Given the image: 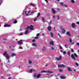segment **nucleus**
Masks as SVG:
<instances>
[{"mask_svg": "<svg viewBox=\"0 0 79 79\" xmlns=\"http://www.w3.org/2000/svg\"><path fill=\"white\" fill-rule=\"evenodd\" d=\"M42 50L43 52H45L46 50V48L44 46L42 48Z\"/></svg>", "mask_w": 79, "mask_h": 79, "instance_id": "obj_10", "label": "nucleus"}, {"mask_svg": "<svg viewBox=\"0 0 79 79\" xmlns=\"http://www.w3.org/2000/svg\"><path fill=\"white\" fill-rule=\"evenodd\" d=\"M42 20H43V22H44V23L45 22V19L44 18V17H42Z\"/></svg>", "mask_w": 79, "mask_h": 79, "instance_id": "obj_20", "label": "nucleus"}, {"mask_svg": "<svg viewBox=\"0 0 79 79\" xmlns=\"http://www.w3.org/2000/svg\"><path fill=\"white\" fill-rule=\"evenodd\" d=\"M32 42H35V39H33L32 40Z\"/></svg>", "mask_w": 79, "mask_h": 79, "instance_id": "obj_50", "label": "nucleus"}, {"mask_svg": "<svg viewBox=\"0 0 79 79\" xmlns=\"http://www.w3.org/2000/svg\"><path fill=\"white\" fill-rule=\"evenodd\" d=\"M65 48H68V46L67 45H65Z\"/></svg>", "mask_w": 79, "mask_h": 79, "instance_id": "obj_43", "label": "nucleus"}, {"mask_svg": "<svg viewBox=\"0 0 79 79\" xmlns=\"http://www.w3.org/2000/svg\"><path fill=\"white\" fill-rule=\"evenodd\" d=\"M30 6H32L34 7L35 6V5L34 4L32 3H31L30 4Z\"/></svg>", "mask_w": 79, "mask_h": 79, "instance_id": "obj_21", "label": "nucleus"}, {"mask_svg": "<svg viewBox=\"0 0 79 79\" xmlns=\"http://www.w3.org/2000/svg\"><path fill=\"white\" fill-rule=\"evenodd\" d=\"M58 35L59 36V37L60 38H61V36L60 35V33H58Z\"/></svg>", "mask_w": 79, "mask_h": 79, "instance_id": "obj_46", "label": "nucleus"}, {"mask_svg": "<svg viewBox=\"0 0 79 79\" xmlns=\"http://www.w3.org/2000/svg\"><path fill=\"white\" fill-rule=\"evenodd\" d=\"M16 54L15 53H12L11 55V56H16Z\"/></svg>", "mask_w": 79, "mask_h": 79, "instance_id": "obj_18", "label": "nucleus"}, {"mask_svg": "<svg viewBox=\"0 0 79 79\" xmlns=\"http://www.w3.org/2000/svg\"><path fill=\"white\" fill-rule=\"evenodd\" d=\"M23 40H21L19 41H18V44H19L20 45H21V44H23Z\"/></svg>", "mask_w": 79, "mask_h": 79, "instance_id": "obj_7", "label": "nucleus"}, {"mask_svg": "<svg viewBox=\"0 0 79 79\" xmlns=\"http://www.w3.org/2000/svg\"><path fill=\"white\" fill-rule=\"evenodd\" d=\"M31 12V10H29L28 12V13H30V12Z\"/></svg>", "mask_w": 79, "mask_h": 79, "instance_id": "obj_60", "label": "nucleus"}, {"mask_svg": "<svg viewBox=\"0 0 79 79\" xmlns=\"http://www.w3.org/2000/svg\"><path fill=\"white\" fill-rule=\"evenodd\" d=\"M29 72H30V73H32V69H31L30 70Z\"/></svg>", "mask_w": 79, "mask_h": 79, "instance_id": "obj_40", "label": "nucleus"}, {"mask_svg": "<svg viewBox=\"0 0 79 79\" xmlns=\"http://www.w3.org/2000/svg\"><path fill=\"white\" fill-rule=\"evenodd\" d=\"M20 49H23V48L22 47H20Z\"/></svg>", "mask_w": 79, "mask_h": 79, "instance_id": "obj_61", "label": "nucleus"}, {"mask_svg": "<svg viewBox=\"0 0 79 79\" xmlns=\"http://www.w3.org/2000/svg\"><path fill=\"white\" fill-rule=\"evenodd\" d=\"M76 70L75 69L73 70V71H74V72H76Z\"/></svg>", "mask_w": 79, "mask_h": 79, "instance_id": "obj_63", "label": "nucleus"}, {"mask_svg": "<svg viewBox=\"0 0 79 79\" xmlns=\"http://www.w3.org/2000/svg\"><path fill=\"white\" fill-rule=\"evenodd\" d=\"M60 78H61V79H64L65 78H66V77L64 76H61L60 77Z\"/></svg>", "mask_w": 79, "mask_h": 79, "instance_id": "obj_16", "label": "nucleus"}, {"mask_svg": "<svg viewBox=\"0 0 79 79\" xmlns=\"http://www.w3.org/2000/svg\"><path fill=\"white\" fill-rule=\"evenodd\" d=\"M32 72H35V69H32Z\"/></svg>", "mask_w": 79, "mask_h": 79, "instance_id": "obj_44", "label": "nucleus"}, {"mask_svg": "<svg viewBox=\"0 0 79 79\" xmlns=\"http://www.w3.org/2000/svg\"><path fill=\"white\" fill-rule=\"evenodd\" d=\"M50 45H53L54 44H53V41H50L49 43Z\"/></svg>", "mask_w": 79, "mask_h": 79, "instance_id": "obj_15", "label": "nucleus"}, {"mask_svg": "<svg viewBox=\"0 0 79 79\" xmlns=\"http://www.w3.org/2000/svg\"><path fill=\"white\" fill-rule=\"evenodd\" d=\"M67 69L69 71H72V70L69 67H67Z\"/></svg>", "mask_w": 79, "mask_h": 79, "instance_id": "obj_11", "label": "nucleus"}, {"mask_svg": "<svg viewBox=\"0 0 79 79\" xmlns=\"http://www.w3.org/2000/svg\"><path fill=\"white\" fill-rule=\"evenodd\" d=\"M44 33H43V34H42V35L43 36H44Z\"/></svg>", "mask_w": 79, "mask_h": 79, "instance_id": "obj_58", "label": "nucleus"}, {"mask_svg": "<svg viewBox=\"0 0 79 79\" xmlns=\"http://www.w3.org/2000/svg\"><path fill=\"white\" fill-rule=\"evenodd\" d=\"M59 71L60 72H63V69H60L59 70Z\"/></svg>", "mask_w": 79, "mask_h": 79, "instance_id": "obj_35", "label": "nucleus"}, {"mask_svg": "<svg viewBox=\"0 0 79 79\" xmlns=\"http://www.w3.org/2000/svg\"><path fill=\"white\" fill-rule=\"evenodd\" d=\"M62 32V34H65V32H66V30H65V29L64 28H63L61 29Z\"/></svg>", "mask_w": 79, "mask_h": 79, "instance_id": "obj_5", "label": "nucleus"}, {"mask_svg": "<svg viewBox=\"0 0 79 79\" xmlns=\"http://www.w3.org/2000/svg\"><path fill=\"white\" fill-rule=\"evenodd\" d=\"M51 49H52V50H55V48H54L53 47H52Z\"/></svg>", "mask_w": 79, "mask_h": 79, "instance_id": "obj_51", "label": "nucleus"}, {"mask_svg": "<svg viewBox=\"0 0 79 79\" xmlns=\"http://www.w3.org/2000/svg\"><path fill=\"white\" fill-rule=\"evenodd\" d=\"M32 46H34V47H36L37 44L35 43H33L32 44Z\"/></svg>", "mask_w": 79, "mask_h": 79, "instance_id": "obj_23", "label": "nucleus"}, {"mask_svg": "<svg viewBox=\"0 0 79 79\" xmlns=\"http://www.w3.org/2000/svg\"><path fill=\"white\" fill-rule=\"evenodd\" d=\"M41 76V74H38L37 76V79H39V77H40Z\"/></svg>", "mask_w": 79, "mask_h": 79, "instance_id": "obj_17", "label": "nucleus"}, {"mask_svg": "<svg viewBox=\"0 0 79 79\" xmlns=\"http://www.w3.org/2000/svg\"><path fill=\"white\" fill-rule=\"evenodd\" d=\"M4 27H10V25H8V24H5L4 26Z\"/></svg>", "mask_w": 79, "mask_h": 79, "instance_id": "obj_12", "label": "nucleus"}, {"mask_svg": "<svg viewBox=\"0 0 79 79\" xmlns=\"http://www.w3.org/2000/svg\"><path fill=\"white\" fill-rule=\"evenodd\" d=\"M66 34L67 35H69V36H71V34H70V31H67Z\"/></svg>", "mask_w": 79, "mask_h": 79, "instance_id": "obj_9", "label": "nucleus"}, {"mask_svg": "<svg viewBox=\"0 0 79 79\" xmlns=\"http://www.w3.org/2000/svg\"><path fill=\"white\" fill-rule=\"evenodd\" d=\"M3 40H6V39H3Z\"/></svg>", "mask_w": 79, "mask_h": 79, "instance_id": "obj_59", "label": "nucleus"}, {"mask_svg": "<svg viewBox=\"0 0 79 79\" xmlns=\"http://www.w3.org/2000/svg\"><path fill=\"white\" fill-rule=\"evenodd\" d=\"M76 24H79V22H77Z\"/></svg>", "mask_w": 79, "mask_h": 79, "instance_id": "obj_57", "label": "nucleus"}, {"mask_svg": "<svg viewBox=\"0 0 79 79\" xmlns=\"http://www.w3.org/2000/svg\"><path fill=\"white\" fill-rule=\"evenodd\" d=\"M58 66L59 68H65L66 67L65 65L63 64H62L61 65L58 64Z\"/></svg>", "mask_w": 79, "mask_h": 79, "instance_id": "obj_2", "label": "nucleus"}, {"mask_svg": "<svg viewBox=\"0 0 79 79\" xmlns=\"http://www.w3.org/2000/svg\"><path fill=\"white\" fill-rule=\"evenodd\" d=\"M63 53L64 54V55H65V54H66V52H65V51H64V52H63Z\"/></svg>", "mask_w": 79, "mask_h": 79, "instance_id": "obj_52", "label": "nucleus"}, {"mask_svg": "<svg viewBox=\"0 0 79 79\" xmlns=\"http://www.w3.org/2000/svg\"><path fill=\"white\" fill-rule=\"evenodd\" d=\"M48 29L49 31H50L51 29H52V27L51 26H49L48 28Z\"/></svg>", "mask_w": 79, "mask_h": 79, "instance_id": "obj_14", "label": "nucleus"}, {"mask_svg": "<svg viewBox=\"0 0 79 79\" xmlns=\"http://www.w3.org/2000/svg\"><path fill=\"white\" fill-rule=\"evenodd\" d=\"M40 35V34H39V33H38L36 34V36L37 37H38V36H39Z\"/></svg>", "mask_w": 79, "mask_h": 79, "instance_id": "obj_45", "label": "nucleus"}, {"mask_svg": "<svg viewBox=\"0 0 79 79\" xmlns=\"http://www.w3.org/2000/svg\"><path fill=\"white\" fill-rule=\"evenodd\" d=\"M77 46H78V47H79V43H77Z\"/></svg>", "mask_w": 79, "mask_h": 79, "instance_id": "obj_47", "label": "nucleus"}, {"mask_svg": "<svg viewBox=\"0 0 79 79\" xmlns=\"http://www.w3.org/2000/svg\"><path fill=\"white\" fill-rule=\"evenodd\" d=\"M64 6L65 7H67V5H66V4L64 5Z\"/></svg>", "mask_w": 79, "mask_h": 79, "instance_id": "obj_55", "label": "nucleus"}, {"mask_svg": "<svg viewBox=\"0 0 79 79\" xmlns=\"http://www.w3.org/2000/svg\"><path fill=\"white\" fill-rule=\"evenodd\" d=\"M59 48L60 50H62L63 48H62V47L61 46V45H59Z\"/></svg>", "mask_w": 79, "mask_h": 79, "instance_id": "obj_26", "label": "nucleus"}, {"mask_svg": "<svg viewBox=\"0 0 79 79\" xmlns=\"http://www.w3.org/2000/svg\"><path fill=\"white\" fill-rule=\"evenodd\" d=\"M50 35L52 37H53V33L51 32Z\"/></svg>", "mask_w": 79, "mask_h": 79, "instance_id": "obj_22", "label": "nucleus"}, {"mask_svg": "<svg viewBox=\"0 0 79 79\" xmlns=\"http://www.w3.org/2000/svg\"><path fill=\"white\" fill-rule=\"evenodd\" d=\"M60 5H61V6H63V3L62 2H60Z\"/></svg>", "mask_w": 79, "mask_h": 79, "instance_id": "obj_31", "label": "nucleus"}, {"mask_svg": "<svg viewBox=\"0 0 79 79\" xmlns=\"http://www.w3.org/2000/svg\"><path fill=\"white\" fill-rule=\"evenodd\" d=\"M74 55L75 56V57H76V58H77V57H78L77 55V54H76V53H74Z\"/></svg>", "mask_w": 79, "mask_h": 79, "instance_id": "obj_30", "label": "nucleus"}, {"mask_svg": "<svg viewBox=\"0 0 79 79\" xmlns=\"http://www.w3.org/2000/svg\"><path fill=\"white\" fill-rule=\"evenodd\" d=\"M34 13V11H32L31 12V13Z\"/></svg>", "mask_w": 79, "mask_h": 79, "instance_id": "obj_62", "label": "nucleus"}, {"mask_svg": "<svg viewBox=\"0 0 79 79\" xmlns=\"http://www.w3.org/2000/svg\"><path fill=\"white\" fill-rule=\"evenodd\" d=\"M72 27L73 28H75L76 27V24L75 23H73L72 24Z\"/></svg>", "mask_w": 79, "mask_h": 79, "instance_id": "obj_6", "label": "nucleus"}, {"mask_svg": "<svg viewBox=\"0 0 79 79\" xmlns=\"http://www.w3.org/2000/svg\"><path fill=\"white\" fill-rule=\"evenodd\" d=\"M40 13H38V14L37 15V18H38V17H39V16H40Z\"/></svg>", "mask_w": 79, "mask_h": 79, "instance_id": "obj_33", "label": "nucleus"}, {"mask_svg": "<svg viewBox=\"0 0 79 79\" xmlns=\"http://www.w3.org/2000/svg\"><path fill=\"white\" fill-rule=\"evenodd\" d=\"M71 57L73 60H76V57H75V56L73 54L71 55Z\"/></svg>", "mask_w": 79, "mask_h": 79, "instance_id": "obj_8", "label": "nucleus"}, {"mask_svg": "<svg viewBox=\"0 0 79 79\" xmlns=\"http://www.w3.org/2000/svg\"><path fill=\"white\" fill-rule=\"evenodd\" d=\"M47 73H53V72H51L50 71H47Z\"/></svg>", "mask_w": 79, "mask_h": 79, "instance_id": "obj_28", "label": "nucleus"}, {"mask_svg": "<svg viewBox=\"0 0 79 79\" xmlns=\"http://www.w3.org/2000/svg\"><path fill=\"white\" fill-rule=\"evenodd\" d=\"M39 39V37L36 36L35 37V39Z\"/></svg>", "mask_w": 79, "mask_h": 79, "instance_id": "obj_38", "label": "nucleus"}, {"mask_svg": "<svg viewBox=\"0 0 79 79\" xmlns=\"http://www.w3.org/2000/svg\"><path fill=\"white\" fill-rule=\"evenodd\" d=\"M3 3V0H0V6Z\"/></svg>", "mask_w": 79, "mask_h": 79, "instance_id": "obj_29", "label": "nucleus"}, {"mask_svg": "<svg viewBox=\"0 0 79 79\" xmlns=\"http://www.w3.org/2000/svg\"><path fill=\"white\" fill-rule=\"evenodd\" d=\"M37 20V18H36L34 20V21H36Z\"/></svg>", "mask_w": 79, "mask_h": 79, "instance_id": "obj_56", "label": "nucleus"}, {"mask_svg": "<svg viewBox=\"0 0 79 79\" xmlns=\"http://www.w3.org/2000/svg\"><path fill=\"white\" fill-rule=\"evenodd\" d=\"M75 64H76L77 66H79V64L77 62L75 63Z\"/></svg>", "mask_w": 79, "mask_h": 79, "instance_id": "obj_37", "label": "nucleus"}, {"mask_svg": "<svg viewBox=\"0 0 79 79\" xmlns=\"http://www.w3.org/2000/svg\"><path fill=\"white\" fill-rule=\"evenodd\" d=\"M57 10H58V11H60V9H57Z\"/></svg>", "mask_w": 79, "mask_h": 79, "instance_id": "obj_64", "label": "nucleus"}, {"mask_svg": "<svg viewBox=\"0 0 79 79\" xmlns=\"http://www.w3.org/2000/svg\"><path fill=\"white\" fill-rule=\"evenodd\" d=\"M26 29H29V27H28L27 28H26Z\"/></svg>", "mask_w": 79, "mask_h": 79, "instance_id": "obj_54", "label": "nucleus"}, {"mask_svg": "<svg viewBox=\"0 0 79 79\" xmlns=\"http://www.w3.org/2000/svg\"><path fill=\"white\" fill-rule=\"evenodd\" d=\"M57 20H60V16L59 15H57Z\"/></svg>", "mask_w": 79, "mask_h": 79, "instance_id": "obj_24", "label": "nucleus"}, {"mask_svg": "<svg viewBox=\"0 0 79 79\" xmlns=\"http://www.w3.org/2000/svg\"><path fill=\"white\" fill-rule=\"evenodd\" d=\"M34 77H37V75L35 73V74H34Z\"/></svg>", "mask_w": 79, "mask_h": 79, "instance_id": "obj_42", "label": "nucleus"}, {"mask_svg": "<svg viewBox=\"0 0 79 79\" xmlns=\"http://www.w3.org/2000/svg\"><path fill=\"white\" fill-rule=\"evenodd\" d=\"M52 20H50L49 23V24H52Z\"/></svg>", "mask_w": 79, "mask_h": 79, "instance_id": "obj_48", "label": "nucleus"}, {"mask_svg": "<svg viewBox=\"0 0 79 79\" xmlns=\"http://www.w3.org/2000/svg\"><path fill=\"white\" fill-rule=\"evenodd\" d=\"M28 63L30 64H32V61H31V60H29L28 61Z\"/></svg>", "mask_w": 79, "mask_h": 79, "instance_id": "obj_27", "label": "nucleus"}, {"mask_svg": "<svg viewBox=\"0 0 79 79\" xmlns=\"http://www.w3.org/2000/svg\"><path fill=\"white\" fill-rule=\"evenodd\" d=\"M20 35H23V33H20L19 34Z\"/></svg>", "mask_w": 79, "mask_h": 79, "instance_id": "obj_53", "label": "nucleus"}, {"mask_svg": "<svg viewBox=\"0 0 79 79\" xmlns=\"http://www.w3.org/2000/svg\"><path fill=\"white\" fill-rule=\"evenodd\" d=\"M52 13H53L54 14H55V13H56L55 10L54 9H53V8H52Z\"/></svg>", "mask_w": 79, "mask_h": 79, "instance_id": "obj_13", "label": "nucleus"}, {"mask_svg": "<svg viewBox=\"0 0 79 79\" xmlns=\"http://www.w3.org/2000/svg\"><path fill=\"white\" fill-rule=\"evenodd\" d=\"M28 31H29L28 30H26L25 31V34H27L28 33Z\"/></svg>", "mask_w": 79, "mask_h": 79, "instance_id": "obj_19", "label": "nucleus"}, {"mask_svg": "<svg viewBox=\"0 0 79 79\" xmlns=\"http://www.w3.org/2000/svg\"><path fill=\"white\" fill-rule=\"evenodd\" d=\"M41 73H47V71H43L41 72Z\"/></svg>", "mask_w": 79, "mask_h": 79, "instance_id": "obj_41", "label": "nucleus"}, {"mask_svg": "<svg viewBox=\"0 0 79 79\" xmlns=\"http://www.w3.org/2000/svg\"><path fill=\"white\" fill-rule=\"evenodd\" d=\"M3 55H4V56H5V55H6V57L7 58V60H8L7 61V63H10V61L9 60V59L10 58V56H9V55H8V54H7L6 51H5L4 52L3 54Z\"/></svg>", "mask_w": 79, "mask_h": 79, "instance_id": "obj_1", "label": "nucleus"}, {"mask_svg": "<svg viewBox=\"0 0 79 79\" xmlns=\"http://www.w3.org/2000/svg\"><path fill=\"white\" fill-rule=\"evenodd\" d=\"M33 27L34 26L33 25H31L29 27V29H30V30L33 31V30L34 29V28H33Z\"/></svg>", "mask_w": 79, "mask_h": 79, "instance_id": "obj_4", "label": "nucleus"}, {"mask_svg": "<svg viewBox=\"0 0 79 79\" xmlns=\"http://www.w3.org/2000/svg\"><path fill=\"white\" fill-rule=\"evenodd\" d=\"M71 2L72 3H75V1L74 0H71Z\"/></svg>", "mask_w": 79, "mask_h": 79, "instance_id": "obj_25", "label": "nucleus"}, {"mask_svg": "<svg viewBox=\"0 0 79 79\" xmlns=\"http://www.w3.org/2000/svg\"><path fill=\"white\" fill-rule=\"evenodd\" d=\"M62 59V57L60 56L59 58L56 57V60L57 61H60V60H61Z\"/></svg>", "mask_w": 79, "mask_h": 79, "instance_id": "obj_3", "label": "nucleus"}, {"mask_svg": "<svg viewBox=\"0 0 79 79\" xmlns=\"http://www.w3.org/2000/svg\"><path fill=\"white\" fill-rule=\"evenodd\" d=\"M74 42H73L71 43V45H74Z\"/></svg>", "mask_w": 79, "mask_h": 79, "instance_id": "obj_49", "label": "nucleus"}, {"mask_svg": "<svg viewBox=\"0 0 79 79\" xmlns=\"http://www.w3.org/2000/svg\"><path fill=\"white\" fill-rule=\"evenodd\" d=\"M71 52H74V50H73V49H72V48L71 49Z\"/></svg>", "mask_w": 79, "mask_h": 79, "instance_id": "obj_39", "label": "nucleus"}, {"mask_svg": "<svg viewBox=\"0 0 79 79\" xmlns=\"http://www.w3.org/2000/svg\"><path fill=\"white\" fill-rule=\"evenodd\" d=\"M17 20H15V21L13 22V23H14V24H15L16 23H17Z\"/></svg>", "mask_w": 79, "mask_h": 79, "instance_id": "obj_36", "label": "nucleus"}, {"mask_svg": "<svg viewBox=\"0 0 79 79\" xmlns=\"http://www.w3.org/2000/svg\"><path fill=\"white\" fill-rule=\"evenodd\" d=\"M69 40L70 43H71L72 42V39H71V38H70L69 39Z\"/></svg>", "mask_w": 79, "mask_h": 79, "instance_id": "obj_32", "label": "nucleus"}, {"mask_svg": "<svg viewBox=\"0 0 79 79\" xmlns=\"http://www.w3.org/2000/svg\"><path fill=\"white\" fill-rule=\"evenodd\" d=\"M68 55L69 56H70V52H67Z\"/></svg>", "mask_w": 79, "mask_h": 79, "instance_id": "obj_34", "label": "nucleus"}]
</instances>
